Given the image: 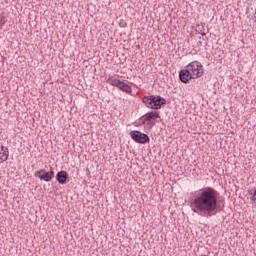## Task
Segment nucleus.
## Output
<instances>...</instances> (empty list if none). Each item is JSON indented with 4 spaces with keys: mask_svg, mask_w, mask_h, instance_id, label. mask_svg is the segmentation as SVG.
I'll return each instance as SVG.
<instances>
[{
    "mask_svg": "<svg viewBox=\"0 0 256 256\" xmlns=\"http://www.w3.org/2000/svg\"><path fill=\"white\" fill-rule=\"evenodd\" d=\"M9 159V148L1 145L0 146V164L5 163Z\"/></svg>",
    "mask_w": 256,
    "mask_h": 256,
    "instance_id": "8",
    "label": "nucleus"
},
{
    "mask_svg": "<svg viewBox=\"0 0 256 256\" xmlns=\"http://www.w3.org/2000/svg\"><path fill=\"white\" fill-rule=\"evenodd\" d=\"M65 179H67V172L65 173Z\"/></svg>",
    "mask_w": 256,
    "mask_h": 256,
    "instance_id": "14",
    "label": "nucleus"
},
{
    "mask_svg": "<svg viewBox=\"0 0 256 256\" xmlns=\"http://www.w3.org/2000/svg\"><path fill=\"white\" fill-rule=\"evenodd\" d=\"M118 89H120V91H123V93H127L128 95H131V93H133V89L129 86V84L123 81L120 82Z\"/></svg>",
    "mask_w": 256,
    "mask_h": 256,
    "instance_id": "9",
    "label": "nucleus"
},
{
    "mask_svg": "<svg viewBox=\"0 0 256 256\" xmlns=\"http://www.w3.org/2000/svg\"><path fill=\"white\" fill-rule=\"evenodd\" d=\"M121 80L117 79V78H109L107 80V83H109V85H112V87H117L119 88V86L121 85Z\"/></svg>",
    "mask_w": 256,
    "mask_h": 256,
    "instance_id": "10",
    "label": "nucleus"
},
{
    "mask_svg": "<svg viewBox=\"0 0 256 256\" xmlns=\"http://www.w3.org/2000/svg\"><path fill=\"white\" fill-rule=\"evenodd\" d=\"M142 102L148 109H161V105H165V99L161 96H144Z\"/></svg>",
    "mask_w": 256,
    "mask_h": 256,
    "instance_id": "2",
    "label": "nucleus"
},
{
    "mask_svg": "<svg viewBox=\"0 0 256 256\" xmlns=\"http://www.w3.org/2000/svg\"><path fill=\"white\" fill-rule=\"evenodd\" d=\"M185 69L189 71V73L192 75L193 79H199V77H203V64L199 61H193L189 63Z\"/></svg>",
    "mask_w": 256,
    "mask_h": 256,
    "instance_id": "3",
    "label": "nucleus"
},
{
    "mask_svg": "<svg viewBox=\"0 0 256 256\" xmlns=\"http://www.w3.org/2000/svg\"><path fill=\"white\" fill-rule=\"evenodd\" d=\"M7 23V18L5 16H0V27H3Z\"/></svg>",
    "mask_w": 256,
    "mask_h": 256,
    "instance_id": "13",
    "label": "nucleus"
},
{
    "mask_svg": "<svg viewBox=\"0 0 256 256\" xmlns=\"http://www.w3.org/2000/svg\"><path fill=\"white\" fill-rule=\"evenodd\" d=\"M218 199L219 192H217L215 188H202L192 199V210L202 217H212V215H217Z\"/></svg>",
    "mask_w": 256,
    "mask_h": 256,
    "instance_id": "1",
    "label": "nucleus"
},
{
    "mask_svg": "<svg viewBox=\"0 0 256 256\" xmlns=\"http://www.w3.org/2000/svg\"><path fill=\"white\" fill-rule=\"evenodd\" d=\"M35 177H39L41 181L49 182L53 177H55V172L53 170L45 172V170H39L34 173Z\"/></svg>",
    "mask_w": 256,
    "mask_h": 256,
    "instance_id": "5",
    "label": "nucleus"
},
{
    "mask_svg": "<svg viewBox=\"0 0 256 256\" xmlns=\"http://www.w3.org/2000/svg\"><path fill=\"white\" fill-rule=\"evenodd\" d=\"M161 116L159 115V111H151L144 115L143 125L146 129H153L155 127V123L157 120L160 119Z\"/></svg>",
    "mask_w": 256,
    "mask_h": 256,
    "instance_id": "4",
    "label": "nucleus"
},
{
    "mask_svg": "<svg viewBox=\"0 0 256 256\" xmlns=\"http://www.w3.org/2000/svg\"><path fill=\"white\" fill-rule=\"evenodd\" d=\"M56 181L61 184L65 183V171H60L57 173Z\"/></svg>",
    "mask_w": 256,
    "mask_h": 256,
    "instance_id": "11",
    "label": "nucleus"
},
{
    "mask_svg": "<svg viewBox=\"0 0 256 256\" xmlns=\"http://www.w3.org/2000/svg\"><path fill=\"white\" fill-rule=\"evenodd\" d=\"M130 135L131 138L136 141V143H149V136H147V134L141 133L139 131H132Z\"/></svg>",
    "mask_w": 256,
    "mask_h": 256,
    "instance_id": "6",
    "label": "nucleus"
},
{
    "mask_svg": "<svg viewBox=\"0 0 256 256\" xmlns=\"http://www.w3.org/2000/svg\"><path fill=\"white\" fill-rule=\"evenodd\" d=\"M179 77H180V81L182 83H189V81H191V79H193V75L191 74V72H189V70L187 68L180 71Z\"/></svg>",
    "mask_w": 256,
    "mask_h": 256,
    "instance_id": "7",
    "label": "nucleus"
},
{
    "mask_svg": "<svg viewBox=\"0 0 256 256\" xmlns=\"http://www.w3.org/2000/svg\"><path fill=\"white\" fill-rule=\"evenodd\" d=\"M248 195L250 197V201H256V187L248 190Z\"/></svg>",
    "mask_w": 256,
    "mask_h": 256,
    "instance_id": "12",
    "label": "nucleus"
}]
</instances>
